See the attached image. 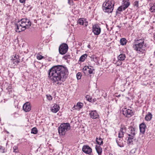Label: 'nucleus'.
Here are the masks:
<instances>
[{"label":"nucleus","mask_w":155,"mask_h":155,"mask_svg":"<svg viewBox=\"0 0 155 155\" xmlns=\"http://www.w3.org/2000/svg\"><path fill=\"white\" fill-rule=\"evenodd\" d=\"M85 98L87 100L89 101L90 102L91 101V98L90 97V96L88 95H86Z\"/></svg>","instance_id":"nucleus-36"},{"label":"nucleus","mask_w":155,"mask_h":155,"mask_svg":"<svg viewBox=\"0 0 155 155\" xmlns=\"http://www.w3.org/2000/svg\"><path fill=\"white\" fill-rule=\"evenodd\" d=\"M13 150L14 152L18 153L19 152L18 147L17 146H15L13 147Z\"/></svg>","instance_id":"nucleus-32"},{"label":"nucleus","mask_w":155,"mask_h":155,"mask_svg":"<svg viewBox=\"0 0 155 155\" xmlns=\"http://www.w3.org/2000/svg\"><path fill=\"white\" fill-rule=\"evenodd\" d=\"M116 142L118 145L120 147H124V145L123 142L120 139H116Z\"/></svg>","instance_id":"nucleus-23"},{"label":"nucleus","mask_w":155,"mask_h":155,"mask_svg":"<svg viewBox=\"0 0 155 155\" xmlns=\"http://www.w3.org/2000/svg\"><path fill=\"white\" fill-rule=\"evenodd\" d=\"M130 3L129 0H123L122 1V5L126 9L130 5Z\"/></svg>","instance_id":"nucleus-19"},{"label":"nucleus","mask_w":155,"mask_h":155,"mask_svg":"<svg viewBox=\"0 0 155 155\" xmlns=\"http://www.w3.org/2000/svg\"><path fill=\"white\" fill-rule=\"evenodd\" d=\"M128 132L129 134H128V135L129 136H130V135L134 136L135 135V128L132 126L129 127Z\"/></svg>","instance_id":"nucleus-16"},{"label":"nucleus","mask_w":155,"mask_h":155,"mask_svg":"<svg viewBox=\"0 0 155 155\" xmlns=\"http://www.w3.org/2000/svg\"><path fill=\"white\" fill-rule=\"evenodd\" d=\"M20 60V59H12L11 60L10 63L12 64L16 65L19 62Z\"/></svg>","instance_id":"nucleus-24"},{"label":"nucleus","mask_w":155,"mask_h":155,"mask_svg":"<svg viewBox=\"0 0 155 155\" xmlns=\"http://www.w3.org/2000/svg\"><path fill=\"white\" fill-rule=\"evenodd\" d=\"M68 49V46L67 44H62L60 46L59 48V53L61 54H64L67 52Z\"/></svg>","instance_id":"nucleus-6"},{"label":"nucleus","mask_w":155,"mask_h":155,"mask_svg":"<svg viewBox=\"0 0 155 155\" xmlns=\"http://www.w3.org/2000/svg\"><path fill=\"white\" fill-rule=\"evenodd\" d=\"M126 8H124L123 6L122 5L118 8L116 12V13L117 14L118 11L121 12L123 10H124Z\"/></svg>","instance_id":"nucleus-29"},{"label":"nucleus","mask_w":155,"mask_h":155,"mask_svg":"<svg viewBox=\"0 0 155 155\" xmlns=\"http://www.w3.org/2000/svg\"><path fill=\"white\" fill-rule=\"evenodd\" d=\"M116 64H117V65L119 66L121 65L122 62H121V61H119L118 59L117 61Z\"/></svg>","instance_id":"nucleus-38"},{"label":"nucleus","mask_w":155,"mask_h":155,"mask_svg":"<svg viewBox=\"0 0 155 155\" xmlns=\"http://www.w3.org/2000/svg\"><path fill=\"white\" fill-rule=\"evenodd\" d=\"M127 40L125 38H121L120 40V42L121 45H124L126 44Z\"/></svg>","instance_id":"nucleus-27"},{"label":"nucleus","mask_w":155,"mask_h":155,"mask_svg":"<svg viewBox=\"0 0 155 155\" xmlns=\"http://www.w3.org/2000/svg\"><path fill=\"white\" fill-rule=\"evenodd\" d=\"M21 3H23L25 2V0H19Z\"/></svg>","instance_id":"nucleus-42"},{"label":"nucleus","mask_w":155,"mask_h":155,"mask_svg":"<svg viewBox=\"0 0 155 155\" xmlns=\"http://www.w3.org/2000/svg\"><path fill=\"white\" fill-rule=\"evenodd\" d=\"M126 58V56L124 54H120L117 57V59L119 61H123Z\"/></svg>","instance_id":"nucleus-21"},{"label":"nucleus","mask_w":155,"mask_h":155,"mask_svg":"<svg viewBox=\"0 0 155 155\" xmlns=\"http://www.w3.org/2000/svg\"><path fill=\"white\" fill-rule=\"evenodd\" d=\"M123 114L126 117H129L133 115V112L130 109H127L126 108H123L122 110Z\"/></svg>","instance_id":"nucleus-7"},{"label":"nucleus","mask_w":155,"mask_h":155,"mask_svg":"<svg viewBox=\"0 0 155 155\" xmlns=\"http://www.w3.org/2000/svg\"><path fill=\"white\" fill-rule=\"evenodd\" d=\"M120 95H118V96H119V97H120Z\"/></svg>","instance_id":"nucleus-44"},{"label":"nucleus","mask_w":155,"mask_h":155,"mask_svg":"<svg viewBox=\"0 0 155 155\" xmlns=\"http://www.w3.org/2000/svg\"><path fill=\"white\" fill-rule=\"evenodd\" d=\"M31 22L29 19L23 18L15 24V31L16 32H20L28 28L31 25Z\"/></svg>","instance_id":"nucleus-3"},{"label":"nucleus","mask_w":155,"mask_h":155,"mask_svg":"<svg viewBox=\"0 0 155 155\" xmlns=\"http://www.w3.org/2000/svg\"><path fill=\"white\" fill-rule=\"evenodd\" d=\"M93 70L94 69L90 68L88 66H85L83 69V71L85 74H92Z\"/></svg>","instance_id":"nucleus-13"},{"label":"nucleus","mask_w":155,"mask_h":155,"mask_svg":"<svg viewBox=\"0 0 155 155\" xmlns=\"http://www.w3.org/2000/svg\"><path fill=\"white\" fill-rule=\"evenodd\" d=\"M68 3L71 5H73V2L72 0H68Z\"/></svg>","instance_id":"nucleus-40"},{"label":"nucleus","mask_w":155,"mask_h":155,"mask_svg":"<svg viewBox=\"0 0 155 155\" xmlns=\"http://www.w3.org/2000/svg\"><path fill=\"white\" fill-rule=\"evenodd\" d=\"M90 47H91V46L90 45H88V46H87V47L89 48H90Z\"/></svg>","instance_id":"nucleus-43"},{"label":"nucleus","mask_w":155,"mask_h":155,"mask_svg":"<svg viewBox=\"0 0 155 155\" xmlns=\"http://www.w3.org/2000/svg\"><path fill=\"white\" fill-rule=\"evenodd\" d=\"M78 23L80 25H83L84 26H86L88 25V22L86 19L84 18H80L78 20Z\"/></svg>","instance_id":"nucleus-14"},{"label":"nucleus","mask_w":155,"mask_h":155,"mask_svg":"<svg viewBox=\"0 0 155 155\" xmlns=\"http://www.w3.org/2000/svg\"><path fill=\"white\" fill-rule=\"evenodd\" d=\"M96 142L99 145L98 146H100L102 145L103 143V142L102 140V139L101 137L99 138H96Z\"/></svg>","instance_id":"nucleus-25"},{"label":"nucleus","mask_w":155,"mask_h":155,"mask_svg":"<svg viewBox=\"0 0 155 155\" xmlns=\"http://www.w3.org/2000/svg\"><path fill=\"white\" fill-rule=\"evenodd\" d=\"M82 150L84 152L88 154H91L92 152L91 148L87 145L84 146L82 147Z\"/></svg>","instance_id":"nucleus-11"},{"label":"nucleus","mask_w":155,"mask_h":155,"mask_svg":"<svg viewBox=\"0 0 155 155\" xmlns=\"http://www.w3.org/2000/svg\"><path fill=\"white\" fill-rule=\"evenodd\" d=\"M44 57L43 56H42L41 55L39 54H38L37 56V58L38 60H41L43 58H44Z\"/></svg>","instance_id":"nucleus-33"},{"label":"nucleus","mask_w":155,"mask_h":155,"mask_svg":"<svg viewBox=\"0 0 155 155\" xmlns=\"http://www.w3.org/2000/svg\"><path fill=\"white\" fill-rule=\"evenodd\" d=\"M101 31V28L97 25H96L93 26V32L95 35H99Z\"/></svg>","instance_id":"nucleus-9"},{"label":"nucleus","mask_w":155,"mask_h":155,"mask_svg":"<svg viewBox=\"0 0 155 155\" xmlns=\"http://www.w3.org/2000/svg\"><path fill=\"white\" fill-rule=\"evenodd\" d=\"M114 2L113 0H106L103 4L102 9L105 12L111 13L114 9Z\"/></svg>","instance_id":"nucleus-4"},{"label":"nucleus","mask_w":155,"mask_h":155,"mask_svg":"<svg viewBox=\"0 0 155 155\" xmlns=\"http://www.w3.org/2000/svg\"><path fill=\"white\" fill-rule=\"evenodd\" d=\"M87 54H86L82 55L80 58L79 61L83 62L84 61L85 58L87 57Z\"/></svg>","instance_id":"nucleus-28"},{"label":"nucleus","mask_w":155,"mask_h":155,"mask_svg":"<svg viewBox=\"0 0 155 155\" xmlns=\"http://www.w3.org/2000/svg\"><path fill=\"white\" fill-rule=\"evenodd\" d=\"M12 59H15L16 60L19 59V56L18 55L15 54L13 57L12 58Z\"/></svg>","instance_id":"nucleus-39"},{"label":"nucleus","mask_w":155,"mask_h":155,"mask_svg":"<svg viewBox=\"0 0 155 155\" xmlns=\"http://www.w3.org/2000/svg\"><path fill=\"white\" fill-rule=\"evenodd\" d=\"M139 2L138 1H135L134 4V5L135 6H136L137 7H138Z\"/></svg>","instance_id":"nucleus-37"},{"label":"nucleus","mask_w":155,"mask_h":155,"mask_svg":"<svg viewBox=\"0 0 155 155\" xmlns=\"http://www.w3.org/2000/svg\"><path fill=\"white\" fill-rule=\"evenodd\" d=\"M139 127L140 132L142 134H144L147 128L146 124L144 123H141Z\"/></svg>","instance_id":"nucleus-15"},{"label":"nucleus","mask_w":155,"mask_h":155,"mask_svg":"<svg viewBox=\"0 0 155 155\" xmlns=\"http://www.w3.org/2000/svg\"><path fill=\"white\" fill-rule=\"evenodd\" d=\"M60 107L58 105L54 104V106L51 108V111L54 113H57L59 110Z\"/></svg>","instance_id":"nucleus-17"},{"label":"nucleus","mask_w":155,"mask_h":155,"mask_svg":"<svg viewBox=\"0 0 155 155\" xmlns=\"http://www.w3.org/2000/svg\"><path fill=\"white\" fill-rule=\"evenodd\" d=\"M134 137V136L130 135V136H129V137H128L127 140V142L128 143H133Z\"/></svg>","instance_id":"nucleus-26"},{"label":"nucleus","mask_w":155,"mask_h":155,"mask_svg":"<svg viewBox=\"0 0 155 155\" xmlns=\"http://www.w3.org/2000/svg\"><path fill=\"white\" fill-rule=\"evenodd\" d=\"M68 72L67 68L62 65L53 67L49 70L48 78L55 85H61L67 78Z\"/></svg>","instance_id":"nucleus-1"},{"label":"nucleus","mask_w":155,"mask_h":155,"mask_svg":"<svg viewBox=\"0 0 155 155\" xmlns=\"http://www.w3.org/2000/svg\"><path fill=\"white\" fill-rule=\"evenodd\" d=\"M95 149L98 155H101L102 152V148L100 146L96 145Z\"/></svg>","instance_id":"nucleus-20"},{"label":"nucleus","mask_w":155,"mask_h":155,"mask_svg":"<svg viewBox=\"0 0 155 155\" xmlns=\"http://www.w3.org/2000/svg\"><path fill=\"white\" fill-rule=\"evenodd\" d=\"M0 149L2 150H3V153H4L5 152V151H4L5 148L4 147L2 146H0Z\"/></svg>","instance_id":"nucleus-41"},{"label":"nucleus","mask_w":155,"mask_h":155,"mask_svg":"<svg viewBox=\"0 0 155 155\" xmlns=\"http://www.w3.org/2000/svg\"><path fill=\"white\" fill-rule=\"evenodd\" d=\"M23 108V110L26 112L30 111L31 109L30 103L29 102H27L24 104Z\"/></svg>","instance_id":"nucleus-12"},{"label":"nucleus","mask_w":155,"mask_h":155,"mask_svg":"<svg viewBox=\"0 0 155 155\" xmlns=\"http://www.w3.org/2000/svg\"><path fill=\"white\" fill-rule=\"evenodd\" d=\"M47 99L49 101H51L52 100V97L50 94H47L46 95Z\"/></svg>","instance_id":"nucleus-34"},{"label":"nucleus","mask_w":155,"mask_h":155,"mask_svg":"<svg viewBox=\"0 0 155 155\" xmlns=\"http://www.w3.org/2000/svg\"><path fill=\"white\" fill-rule=\"evenodd\" d=\"M83 106V103H78L76 105H74L73 107V110H79L80 109H81Z\"/></svg>","instance_id":"nucleus-18"},{"label":"nucleus","mask_w":155,"mask_h":155,"mask_svg":"<svg viewBox=\"0 0 155 155\" xmlns=\"http://www.w3.org/2000/svg\"><path fill=\"white\" fill-rule=\"evenodd\" d=\"M89 115L90 117L93 119L98 118L99 115L96 110H91L90 111Z\"/></svg>","instance_id":"nucleus-10"},{"label":"nucleus","mask_w":155,"mask_h":155,"mask_svg":"<svg viewBox=\"0 0 155 155\" xmlns=\"http://www.w3.org/2000/svg\"><path fill=\"white\" fill-rule=\"evenodd\" d=\"M127 128L124 126L121 125L120 126V131H119L118 137L119 138H122L124 137V133L126 132Z\"/></svg>","instance_id":"nucleus-8"},{"label":"nucleus","mask_w":155,"mask_h":155,"mask_svg":"<svg viewBox=\"0 0 155 155\" xmlns=\"http://www.w3.org/2000/svg\"><path fill=\"white\" fill-rule=\"evenodd\" d=\"M71 128L70 124L69 123H64L61 124L58 128V131L61 135H64L66 132L69 131Z\"/></svg>","instance_id":"nucleus-5"},{"label":"nucleus","mask_w":155,"mask_h":155,"mask_svg":"<svg viewBox=\"0 0 155 155\" xmlns=\"http://www.w3.org/2000/svg\"><path fill=\"white\" fill-rule=\"evenodd\" d=\"M38 133V130L36 128L33 127L31 129V133L34 134H36Z\"/></svg>","instance_id":"nucleus-31"},{"label":"nucleus","mask_w":155,"mask_h":155,"mask_svg":"<svg viewBox=\"0 0 155 155\" xmlns=\"http://www.w3.org/2000/svg\"><path fill=\"white\" fill-rule=\"evenodd\" d=\"M76 76L78 79H80L81 78V73L80 72H78Z\"/></svg>","instance_id":"nucleus-35"},{"label":"nucleus","mask_w":155,"mask_h":155,"mask_svg":"<svg viewBox=\"0 0 155 155\" xmlns=\"http://www.w3.org/2000/svg\"><path fill=\"white\" fill-rule=\"evenodd\" d=\"M152 117V115L151 114L150 112H148L145 117V119L147 121H150L151 120Z\"/></svg>","instance_id":"nucleus-22"},{"label":"nucleus","mask_w":155,"mask_h":155,"mask_svg":"<svg viewBox=\"0 0 155 155\" xmlns=\"http://www.w3.org/2000/svg\"><path fill=\"white\" fill-rule=\"evenodd\" d=\"M144 41L145 39L143 38H139L135 39L132 46L134 50L139 54L143 53L145 48L147 46Z\"/></svg>","instance_id":"nucleus-2"},{"label":"nucleus","mask_w":155,"mask_h":155,"mask_svg":"<svg viewBox=\"0 0 155 155\" xmlns=\"http://www.w3.org/2000/svg\"><path fill=\"white\" fill-rule=\"evenodd\" d=\"M150 11L151 12H155V2L150 7Z\"/></svg>","instance_id":"nucleus-30"}]
</instances>
